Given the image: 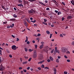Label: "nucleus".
<instances>
[{
  "label": "nucleus",
  "mask_w": 74,
  "mask_h": 74,
  "mask_svg": "<svg viewBox=\"0 0 74 74\" xmlns=\"http://www.w3.org/2000/svg\"><path fill=\"white\" fill-rule=\"evenodd\" d=\"M56 62L57 63H59V59H57L56 60Z\"/></svg>",
  "instance_id": "27"
},
{
  "label": "nucleus",
  "mask_w": 74,
  "mask_h": 74,
  "mask_svg": "<svg viewBox=\"0 0 74 74\" xmlns=\"http://www.w3.org/2000/svg\"><path fill=\"white\" fill-rule=\"evenodd\" d=\"M31 60H32V58H29L28 60V62H30V61H31Z\"/></svg>",
  "instance_id": "36"
},
{
  "label": "nucleus",
  "mask_w": 74,
  "mask_h": 74,
  "mask_svg": "<svg viewBox=\"0 0 74 74\" xmlns=\"http://www.w3.org/2000/svg\"><path fill=\"white\" fill-rule=\"evenodd\" d=\"M71 4H73V5H74V0H71Z\"/></svg>",
  "instance_id": "13"
},
{
  "label": "nucleus",
  "mask_w": 74,
  "mask_h": 74,
  "mask_svg": "<svg viewBox=\"0 0 74 74\" xmlns=\"http://www.w3.org/2000/svg\"><path fill=\"white\" fill-rule=\"evenodd\" d=\"M10 26H8L7 27V28L8 29H10Z\"/></svg>",
  "instance_id": "47"
},
{
  "label": "nucleus",
  "mask_w": 74,
  "mask_h": 74,
  "mask_svg": "<svg viewBox=\"0 0 74 74\" xmlns=\"http://www.w3.org/2000/svg\"><path fill=\"white\" fill-rule=\"evenodd\" d=\"M37 36H41V34H38V35Z\"/></svg>",
  "instance_id": "64"
},
{
  "label": "nucleus",
  "mask_w": 74,
  "mask_h": 74,
  "mask_svg": "<svg viewBox=\"0 0 74 74\" xmlns=\"http://www.w3.org/2000/svg\"><path fill=\"white\" fill-rule=\"evenodd\" d=\"M72 18L73 17L71 16H68L66 17V18L67 19L69 20L71 19H72Z\"/></svg>",
  "instance_id": "7"
},
{
  "label": "nucleus",
  "mask_w": 74,
  "mask_h": 74,
  "mask_svg": "<svg viewBox=\"0 0 74 74\" xmlns=\"http://www.w3.org/2000/svg\"><path fill=\"white\" fill-rule=\"evenodd\" d=\"M19 41V39L18 38H16V41Z\"/></svg>",
  "instance_id": "45"
},
{
  "label": "nucleus",
  "mask_w": 74,
  "mask_h": 74,
  "mask_svg": "<svg viewBox=\"0 0 74 74\" xmlns=\"http://www.w3.org/2000/svg\"><path fill=\"white\" fill-rule=\"evenodd\" d=\"M3 24H7V22H4L3 23Z\"/></svg>",
  "instance_id": "42"
},
{
  "label": "nucleus",
  "mask_w": 74,
  "mask_h": 74,
  "mask_svg": "<svg viewBox=\"0 0 74 74\" xmlns=\"http://www.w3.org/2000/svg\"><path fill=\"white\" fill-rule=\"evenodd\" d=\"M13 16L14 18H17V15L15 14H14Z\"/></svg>",
  "instance_id": "14"
},
{
  "label": "nucleus",
  "mask_w": 74,
  "mask_h": 74,
  "mask_svg": "<svg viewBox=\"0 0 74 74\" xmlns=\"http://www.w3.org/2000/svg\"><path fill=\"white\" fill-rule=\"evenodd\" d=\"M29 1H30V2H33V1H35V0H28Z\"/></svg>",
  "instance_id": "26"
},
{
  "label": "nucleus",
  "mask_w": 74,
  "mask_h": 74,
  "mask_svg": "<svg viewBox=\"0 0 74 74\" xmlns=\"http://www.w3.org/2000/svg\"><path fill=\"white\" fill-rule=\"evenodd\" d=\"M27 63V61H25V62H23V64H26V63Z\"/></svg>",
  "instance_id": "25"
},
{
  "label": "nucleus",
  "mask_w": 74,
  "mask_h": 74,
  "mask_svg": "<svg viewBox=\"0 0 74 74\" xmlns=\"http://www.w3.org/2000/svg\"><path fill=\"white\" fill-rule=\"evenodd\" d=\"M62 4H63L64 5H65V3H64L63 2H62Z\"/></svg>",
  "instance_id": "54"
},
{
  "label": "nucleus",
  "mask_w": 74,
  "mask_h": 74,
  "mask_svg": "<svg viewBox=\"0 0 74 74\" xmlns=\"http://www.w3.org/2000/svg\"><path fill=\"white\" fill-rule=\"evenodd\" d=\"M55 12L56 13H58V11L57 10H55Z\"/></svg>",
  "instance_id": "57"
},
{
  "label": "nucleus",
  "mask_w": 74,
  "mask_h": 74,
  "mask_svg": "<svg viewBox=\"0 0 74 74\" xmlns=\"http://www.w3.org/2000/svg\"><path fill=\"white\" fill-rule=\"evenodd\" d=\"M54 71H56V68H54Z\"/></svg>",
  "instance_id": "63"
},
{
  "label": "nucleus",
  "mask_w": 74,
  "mask_h": 74,
  "mask_svg": "<svg viewBox=\"0 0 74 74\" xmlns=\"http://www.w3.org/2000/svg\"><path fill=\"white\" fill-rule=\"evenodd\" d=\"M12 48L13 50H16V47L15 45H14L12 46Z\"/></svg>",
  "instance_id": "6"
},
{
  "label": "nucleus",
  "mask_w": 74,
  "mask_h": 74,
  "mask_svg": "<svg viewBox=\"0 0 74 74\" xmlns=\"http://www.w3.org/2000/svg\"><path fill=\"white\" fill-rule=\"evenodd\" d=\"M67 61L68 62H70V60H67Z\"/></svg>",
  "instance_id": "58"
},
{
  "label": "nucleus",
  "mask_w": 74,
  "mask_h": 74,
  "mask_svg": "<svg viewBox=\"0 0 74 74\" xmlns=\"http://www.w3.org/2000/svg\"><path fill=\"white\" fill-rule=\"evenodd\" d=\"M0 54L1 55H2L1 50H0Z\"/></svg>",
  "instance_id": "43"
},
{
  "label": "nucleus",
  "mask_w": 74,
  "mask_h": 74,
  "mask_svg": "<svg viewBox=\"0 0 74 74\" xmlns=\"http://www.w3.org/2000/svg\"><path fill=\"white\" fill-rule=\"evenodd\" d=\"M41 44H42L40 46V49H42V48L43 47V46H44V44H44V42H41Z\"/></svg>",
  "instance_id": "5"
},
{
  "label": "nucleus",
  "mask_w": 74,
  "mask_h": 74,
  "mask_svg": "<svg viewBox=\"0 0 74 74\" xmlns=\"http://www.w3.org/2000/svg\"><path fill=\"white\" fill-rule=\"evenodd\" d=\"M45 62V60H43L41 61H40L38 62V64H42V63H44V62Z\"/></svg>",
  "instance_id": "9"
},
{
  "label": "nucleus",
  "mask_w": 74,
  "mask_h": 74,
  "mask_svg": "<svg viewBox=\"0 0 74 74\" xmlns=\"http://www.w3.org/2000/svg\"><path fill=\"white\" fill-rule=\"evenodd\" d=\"M64 17H62V21H64Z\"/></svg>",
  "instance_id": "60"
},
{
  "label": "nucleus",
  "mask_w": 74,
  "mask_h": 74,
  "mask_svg": "<svg viewBox=\"0 0 74 74\" xmlns=\"http://www.w3.org/2000/svg\"><path fill=\"white\" fill-rule=\"evenodd\" d=\"M28 1H24V3H25V4H28Z\"/></svg>",
  "instance_id": "24"
},
{
  "label": "nucleus",
  "mask_w": 74,
  "mask_h": 74,
  "mask_svg": "<svg viewBox=\"0 0 74 74\" xmlns=\"http://www.w3.org/2000/svg\"><path fill=\"white\" fill-rule=\"evenodd\" d=\"M34 46L36 49H37V45H34Z\"/></svg>",
  "instance_id": "33"
},
{
  "label": "nucleus",
  "mask_w": 74,
  "mask_h": 74,
  "mask_svg": "<svg viewBox=\"0 0 74 74\" xmlns=\"http://www.w3.org/2000/svg\"><path fill=\"white\" fill-rule=\"evenodd\" d=\"M38 59L39 60H42L43 59V56L42 54L40 55L38 58Z\"/></svg>",
  "instance_id": "2"
},
{
  "label": "nucleus",
  "mask_w": 74,
  "mask_h": 74,
  "mask_svg": "<svg viewBox=\"0 0 74 74\" xmlns=\"http://www.w3.org/2000/svg\"><path fill=\"white\" fill-rule=\"evenodd\" d=\"M4 69H5V68H4V66H2V71L4 70Z\"/></svg>",
  "instance_id": "53"
},
{
  "label": "nucleus",
  "mask_w": 74,
  "mask_h": 74,
  "mask_svg": "<svg viewBox=\"0 0 74 74\" xmlns=\"http://www.w3.org/2000/svg\"><path fill=\"white\" fill-rule=\"evenodd\" d=\"M44 22H46V21H47V20H46V19H44Z\"/></svg>",
  "instance_id": "51"
},
{
  "label": "nucleus",
  "mask_w": 74,
  "mask_h": 74,
  "mask_svg": "<svg viewBox=\"0 0 74 74\" xmlns=\"http://www.w3.org/2000/svg\"><path fill=\"white\" fill-rule=\"evenodd\" d=\"M24 57L25 59H28V57H26V56H25Z\"/></svg>",
  "instance_id": "61"
},
{
  "label": "nucleus",
  "mask_w": 74,
  "mask_h": 74,
  "mask_svg": "<svg viewBox=\"0 0 74 74\" xmlns=\"http://www.w3.org/2000/svg\"><path fill=\"white\" fill-rule=\"evenodd\" d=\"M64 74H67V72L65 71L64 72Z\"/></svg>",
  "instance_id": "50"
},
{
  "label": "nucleus",
  "mask_w": 74,
  "mask_h": 74,
  "mask_svg": "<svg viewBox=\"0 0 74 74\" xmlns=\"http://www.w3.org/2000/svg\"><path fill=\"white\" fill-rule=\"evenodd\" d=\"M36 12L33 9L31 10L28 11L29 13H30V14H31V13H33V12Z\"/></svg>",
  "instance_id": "8"
},
{
  "label": "nucleus",
  "mask_w": 74,
  "mask_h": 74,
  "mask_svg": "<svg viewBox=\"0 0 74 74\" xmlns=\"http://www.w3.org/2000/svg\"><path fill=\"white\" fill-rule=\"evenodd\" d=\"M57 49H58L57 47H55V52H57V53H59L60 51H59V50H58Z\"/></svg>",
  "instance_id": "3"
},
{
  "label": "nucleus",
  "mask_w": 74,
  "mask_h": 74,
  "mask_svg": "<svg viewBox=\"0 0 74 74\" xmlns=\"http://www.w3.org/2000/svg\"><path fill=\"white\" fill-rule=\"evenodd\" d=\"M12 37H13V38H15V36L13 35H11Z\"/></svg>",
  "instance_id": "56"
},
{
  "label": "nucleus",
  "mask_w": 74,
  "mask_h": 74,
  "mask_svg": "<svg viewBox=\"0 0 74 74\" xmlns=\"http://www.w3.org/2000/svg\"><path fill=\"white\" fill-rule=\"evenodd\" d=\"M28 50L29 51L31 52H32V51H33V50H32V49H29Z\"/></svg>",
  "instance_id": "31"
},
{
  "label": "nucleus",
  "mask_w": 74,
  "mask_h": 74,
  "mask_svg": "<svg viewBox=\"0 0 74 74\" xmlns=\"http://www.w3.org/2000/svg\"><path fill=\"white\" fill-rule=\"evenodd\" d=\"M60 37H63V35H62V34H61L60 35Z\"/></svg>",
  "instance_id": "32"
},
{
  "label": "nucleus",
  "mask_w": 74,
  "mask_h": 74,
  "mask_svg": "<svg viewBox=\"0 0 74 74\" xmlns=\"http://www.w3.org/2000/svg\"><path fill=\"white\" fill-rule=\"evenodd\" d=\"M31 22H33V23H35V22H36V20H34V21H31Z\"/></svg>",
  "instance_id": "22"
},
{
  "label": "nucleus",
  "mask_w": 74,
  "mask_h": 74,
  "mask_svg": "<svg viewBox=\"0 0 74 74\" xmlns=\"http://www.w3.org/2000/svg\"><path fill=\"white\" fill-rule=\"evenodd\" d=\"M55 4H56V5L57 6V7H58V5H59V4H58V3L57 2V3H54Z\"/></svg>",
  "instance_id": "30"
},
{
  "label": "nucleus",
  "mask_w": 74,
  "mask_h": 74,
  "mask_svg": "<svg viewBox=\"0 0 74 74\" xmlns=\"http://www.w3.org/2000/svg\"><path fill=\"white\" fill-rule=\"evenodd\" d=\"M18 3H22V0H18Z\"/></svg>",
  "instance_id": "39"
},
{
  "label": "nucleus",
  "mask_w": 74,
  "mask_h": 74,
  "mask_svg": "<svg viewBox=\"0 0 74 74\" xmlns=\"http://www.w3.org/2000/svg\"><path fill=\"white\" fill-rule=\"evenodd\" d=\"M71 45H74V41H73L72 42Z\"/></svg>",
  "instance_id": "41"
},
{
  "label": "nucleus",
  "mask_w": 74,
  "mask_h": 74,
  "mask_svg": "<svg viewBox=\"0 0 74 74\" xmlns=\"http://www.w3.org/2000/svg\"><path fill=\"white\" fill-rule=\"evenodd\" d=\"M52 35H53L52 34H50V38H51V37H52Z\"/></svg>",
  "instance_id": "34"
},
{
  "label": "nucleus",
  "mask_w": 74,
  "mask_h": 74,
  "mask_svg": "<svg viewBox=\"0 0 74 74\" xmlns=\"http://www.w3.org/2000/svg\"><path fill=\"white\" fill-rule=\"evenodd\" d=\"M23 71L24 73H26V71H27L25 69V70L23 69Z\"/></svg>",
  "instance_id": "49"
},
{
  "label": "nucleus",
  "mask_w": 74,
  "mask_h": 74,
  "mask_svg": "<svg viewBox=\"0 0 74 74\" xmlns=\"http://www.w3.org/2000/svg\"><path fill=\"white\" fill-rule=\"evenodd\" d=\"M37 57V54L36 53V51H34V55L33 56V58H36V57Z\"/></svg>",
  "instance_id": "4"
},
{
  "label": "nucleus",
  "mask_w": 74,
  "mask_h": 74,
  "mask_svg": "<svg viewBox=\"0 0 74 74\" xmlns=\"http://www.w3.org/2000/svg\"><path fill=\"white\" fill-rule=\"evenodd\" d=\"M46 10L47 11H48V10H49V8H47L46 9Z\"/></svg>",
  "instance_id": "44"
},
{
  "label": "nucleus",
  "mask_w": 74,
  "mask_h": 74,
  "mask_svg": "<svg viewBox=\"0 0 74 74\" xmlns=\"http://www.w3.org/2000/svg\"><path fill=\"white\" fill-rule=\"evenodd\" d=\"M44 69H49V67H44Z\"/></svg>",
  "instance_id": "40"
},
{
  "label": "nucleus",
  "mask_w": 74,
  "mask_h": 74,
  "mask_svg": "<svg viewBox=\"0 0 74 74\" xmlns=\"http://www.w3.org/2000/svg\"><path fill=\"white\" fill-rule=\"evenodd\" d=\"M24 24L25 25V26L26 27H27V23H26V22H25Z\"/></svg>",
  "instance_id": "19"
},
{
  "label": "nucleus",
  "mask_w": 74,
  "mask_h": 74,
  "mask_svg": "<svg viewBox=\"0 0 74 74\" xmlns=\"http://www.w3.org/2000/svg\"><path fill=\"white\" fill-rule=\"evenodd\" d=\"M9 57H10V58H11L12 57V55L10 54V55H9Z\"/></svg>",
  "instance_id": "48"
},
{
  "label": "nucleus",
  "mask_w": 74,
  "mask_h": 74,
  "mask_svg": "<svg viewBox=\"0 0 74 74\" xmlns=\"http://www.w3.org/2000/svg\"><path fill=\"white\" fill-rule=\"evenodd\" d=\"M39 4H41V5H43V6H45L46 5L45 4L42 2H39Z\"/></svg>",
  "instance_id": "12"
},
{
  "label": "nucleus",
  "mask_w": 74,
  "mask_h": 74,
  "mask_svg": "<svg viewBox=\"0 0 74 74\" xmlns=\"http://www.w3.org/2000/svg\"><path fill=\"white\" fill-rule=\"evenodd\" d=\"M46 33L48 34H50V32L48 31H46Z\"/></svg>",
  "instance_id": "23"
},
{
  "label": "nucleus",
  "mask_w": 74,
  "mask_h": 74,
  "mask_svg": "<svg viewBox=\"0 0 74 74\" xmlns=\"http://www.w3.org/2000/svg\"><path fill=\"white\" fill-rule=\"evenodd\" d=\"M19 7H23V5L22 4H19L17 5Z\"/></svg>",
  "instance_id": "16"
},
{
  "label": "nucleus",
  "mask_w": 74,
  "mask_h": 74,
  "mask_svg": "<svg viewBox=\"0 0 74 74\" xmlns=\"http://www.w3.org/2000/svg\"><path fill=\"white\" fill-rule=\"evenodd\" d=\"M49 59L51 60V61H53V59L52 58V57L51 56H50Z\"/></svg>",
  "instance_id": "15"
},
{
  "label": "nucleus",
  "mask_w": 74,
  "mask_h": 74,
  "mask_svg": "<svg viewBox=\"0 0 74 74\" xmlns=\"http://www.w3.org/2000/svg\"><path fill=\"white\" fill-rule=\"evenodd\" d=\"M38 70H41V68L40 67L38 68Z\"/></svg>",
  "instance_id": "59"
},
{
  "label": "nucleus",
  "mask_w": 74,
  "mask_h": 74,
  "mask_svg": "<svg viewBox=\"0 0 74 74\" xmlns=\"http://www.w3.org/2000/svg\"><path fill=\"white\" fill-rule=\"evenodd\" d=\"M10 21H15V18H12L10 19Z\"/></svg>",
  "instance_id": "29"
},
{
  "label": "nucleus",
  "mask_w": 74,
  "mask_h": 74,
  "mask_svg": "<svg viewBox=\"0 0 74 74\" xmlns=\"http://www.w3.org/2000/svg\"><path fill=\"white\" fill-rule=\"evenodd\" d=\"M62 14V12H58V15H61Z\"/></svg>",
  "instance_id": "21"
},
{
  "label": "nucleus",
  "mask_w": 74,
  "mask_h": 74,
  "mask_svg": "<svg viewBox=\"0 0 74 74\" xmlns=\"http://www.w3.org/2000/svg\"><path fill=\"white\" fill-rule=\"evenodd\" d=\"M64 57L65 59H67V57L66 56H64Z\"/></svg>",
  "instance_id": "55"
},
{
  "label": "nucleus",
  "mask_w": 74,
  "mask_h": 74,
  "mask_svg": "<svg viewBox=\"0 0 74 74\" xmlns=\"http://www.w3.org/2000/svg\"><path fill=\"white\" fill-rule=\"evenodd\" d=\"M54 50V49H53L52 50H51V53H53V51Z\"/></svg>",
  "instance_id": "38"
},
{
  "label": "nucleus",
  "mask_w": 74,
  "mask_h": 74,
  "mask_svg": "<svg viewBox=\"0 0 74 74\" xmlns=\"http://www.w3.org/2000/svg\"><path fill=\"white\" fill-rule=\"evenodd\" d=\"M30 67H28L27 68V70H29V69H30Z\"/></svg>",
  "instance_id": "62"
},
{
  "label": "nucleus",
  "mask_w": 74,
  "mask_h": 74,
  "mask_svg": "<svg viewBox=\"0 0 74 74\" xmlns=\"http://www.w3.org/2000/svg\"><path fill=\"white\" fill-rule=\"evenodd\" d=\"M24 49H25V51L26 52H27V48H25Z\"/></svg>",
  "instance_id": "37"
},
{
  "label": "nucleus",
  "mask_w": 74,
  "mask_h": 74,
  "mask_svg": "<svg viewBox=\"0 0 74 74\" xmlns=\"http://www.w3.org/2000/svg\"><path fill=\"white\" fill-rule=\"evenodd\" d=\"M26 21H27L28 23H30V20H29V19H26Z\"/></svg>",
  "instance_id": "28"
},
{
  "label": "nucleus",
  "mask_w": 74,
  "mask_h": 74,
  "mask_svg": "<svg viewBox=\"0 0 74 74\" xmlns=\"http://www.w3.org/2000/svg\"><path fill=\"white\" fill-rule=\"evenodd\" d=\"M64 8L65 9H64V11H69V9L68 8L65 7V8Z\"/></svg>",
  "instance_id": "10"
},
{
  "label": "nucleus",
  "mask_w": 74,
  "mask_h": 74,
  "mask_svg": "<svg viewBox=\"0 0 74 74\" xmlns=\"http://www.w3.org/2000/svg\"><path fill=\"white\" fill-rule=\"evenodd\" d=\"M67 50L65 47H62L61 48V51L63 53H66Z\"/></svg>",
  "instance_id": "1"
},
{
  "label": "nucleus",
  "mask_w": 74,
  "mask_h": 74,
  "mask_svg": "<svg viewBox=\"0 0 74 74\" xmlns=\"http://www.w3.org/2000/svg\"><path fill=\"white\" fill-rule=\"evenodd\" d=\"M44 64H42V65H41V67H42V68H44Z\"/></svg>",
  "instance_id": "35"
},
{
  "label": "nucleus",
  "mask_w": 74,
  "mask_h": 74,
  "mask_svg": "<svg viewBox=\"0 0 74 74\" xmlns=\"http://www.w3.org/2000/svg\"><path fill=\"white\" fill-rule=\"evenodd\" d=\"M47 61L48 62H51V60H50L49 59L47 60Z\"/></svg>",
  "instance_id": "46"
},
{
  "label": "nucleus",
  "mask_w": 74,
  "mask_h": 74,
  "mask_svg": "<svg viewBox=\"0 0 74 74\" xmlns=\"http://www.w3.org/2000/svg\"><path fill=\"white\" fill-rule=\"evenodd\" d=\"M10 26L12 28L13 27H14V23L12 24Z\"/></svg>",
  "instance_id": "17"
},
{
  "label": "nucleus",
  "mask_w": 74,
  "mask_h": 74,
  "mask_svg": "<svg viewBox=\"0 0 74 74\" xmlns=\"http://www.w3.org/2000/svg\"><path fill=\"white\" fill-rule=\"evenodd\" d=\"M0 71H3V65L2 64L0 66Z\"/></svg>",
  "instance_id": "11"
},
{
  "label": "nucleus",
  "mask_w": 74,
  "mask_h": 74,
  "mask_svg": "<svg viewBox=\"0 0 74 74\" xmlns=\"http://www.w3.org/2000/svg\"><path fill=\"white\" fill-rule=\"evenodd\" d=\"M27 41H28V38H27V37H26V40L25 41V42H27Z\"/></svg>",
  "instance_id": "20"
},
{
  "label": "nucleus",
  "mask_w": 74,
  "mask_h": 74,
  "mask_svg": "<svg viewBox=\"0 0 74 74\" xmlns=\"http://www.w3.org/2000/svg\"><path fill=\"white\" fill-rule=\"evenodd\" d=\"M7 52H8V53H10V52L8 50H7Z\"/></svg>",
  "instance_id": "52"
},
{
  "label": "nucleus",
  "mask_w": 74,
  "mask_h": 74,
  "mask_svg": "<svg viewBox=\"0 0 74 74\" xmlns=\"http://www.w3.org/2000/svg\"><path fill=\"white\" fill-rule=\"evenodd\" d=\"M1 7L3 8V9H4V10H6V9H5V8L4 7V6L3 5H2L1 6Z\"/></svg>",
  "instance_id": "18"
}]
</instances>
